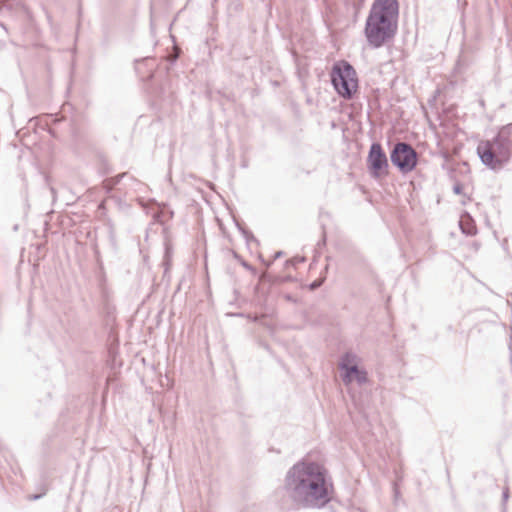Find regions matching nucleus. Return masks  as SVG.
I'll return each instance as SVG.
<instances>
[{"mask_svg":"<svg viewBox=\"0 0 512 512\" xmlns=\"http://www.w3.org/2000/svg\"><path fill=\"white\" fill-rule=\"evenodd\" d=\"M398 19V0H373L364 26L368 45L378 49L393 40L398 31Z\"/></svg>","mask_w":512,"mask_h":512,"instance_id":"obj_2","label":"nucleus"},{"mask_svg":"<svg viewBox=\"0 0 512 512\" xmlns=\"http://www.w3.org/2000/svg\"><path fill=\"white\" fill-rule=\"evenodd\" d=\"M282 254H283V252H282V251H278V252H276V253H275L274 258H279V257H281V256H282Z\"/></svg>","mask_w":512,"mask_h":512,"instance_id":"obj_16","label":"nucleus"},{"mask_svg":"<svg viewBox=\"0 0 512 512\" xmlns=\"http://www.w3.org/2000/svg\"><path fill=\"white\" fill-rule=\"evenodd\" d=\"M367 167L369 173L374 178H379L388 173V159L381 144L378 142H373L370 146Z\"/></svg>","mask_w":512,"mask_h":512,"instance_id":"obj_7","label":"nucleus"},{"mask_svg":"<svg viewBox=\"0 0 512 512\" xmlns=\"http://www.w3.org/2000/svg\"><path fill=\"white\" fill-rule=\"evenodd\" d=\"M355 361L356 355L352 352H346L340 358L339 368L343 371L342 381L346 385L352 383L354 380L359 385H364L368 382L366 370L360 369L357 364H355Z\"/></svg>","mask_w":512,"mask_h":512,"instance_id":"obj_6","label":"nucleus"},{"mask_svg":"<svg viewBox=\"0 0 512 512\" xmlns=\"http://www.w3.org/2000/svg\"><path fill=\"white\" fill-rule=\"evenodd\" d=\"M509 498V489L506 487L502 492L503 503H506Z\"/></svg>","mask_w":512,"mask_h":512,"instance_id":"obj_11","label":"nucleus"},{"mask_svg":"<svg viewBox=\"0 0 512 512\" xmlns=\"http://www.w3.org/2000/svg\"><path fill=\"white\" fill-rule=\"evenodd\" d=\"M283 489L296 507L320 509L330 502L333 483L322 464L300 460L287 471Z\"/></svg>","mask_w":512,"mask_h":512,"instance_id":"obj_1","label":"nucleus"},{"mask_svg":"<svg viewBox=\"0 0 512 512\" xmlns=\"http://www.w3.org/2000/svg\"><path fill=\"white\" fill-rule=\"evenodd\" d=\"M512 125L503 126L492 140L481 141L477 155L483 165L493 171H500L512 157Z\"/></svg>","mask_w":512,"mask_h":512,"instance_id":"obj_3","label":"nucleus"},{"mask_svg":"<svg viewBox=\"0 0 512 512\" xmlns=\"http://www.w3.org/2000/svg\"><path fill=\"white\" fill-rule=\"evenodd\" d=\"M325 241H326L325 236H323L322 241H321V242H319V243H318V245H320V244H323V245H324V244H325Z\"/></svg>","mask_w":512,"mask_h":512,"instance_id":"obj_17","label":"nucleus"},{"mask_svg":"<svg viewBox=\"0 0 512 512\" xmlns=\"http://www.w3.org/2000/svg\"><path fill=\"white\" fill-rule=\"evenodd\" d=\"M239 230L244 235V237L247 240V242H250V241L256 242L257 241L256 238L253 236V234L250 231H248L246 229H243L241 227H239Z\"/></svg>","mask_w":512,"mask_h":512,"instance_id":"obj_9","label":"nucleus"},{"mask_svg":"<svg viewBox=\"0 0 512 512\" xmlns=\"http://www.w3.org/2000/svg\"><path fill=\"white\" fill-rule=\"evenodd\" d=\"M320 284H321L320 282L314 281L313 283H311L310 288L316 289L320 286Z\"/></svg>","mask_w":512,"mask_h":512,"instance_id":"obj_14","label":"nucleus"},{"mask_svg":"<svg viewBox=\"0 0 512 512\" xmlns=\"http://www.w3.org/2000/svg\"><path fill=\"white\" fill-rule=\"evenodd\" d=\"M462 191H463V186H462V184H460V183H456V184H454V186H453V192H454L455 194L460 195V194H462Z\"/></svg>","mask_w":512,"mask_h":512,"instance_id":"obj_10","label":"nucleus"},{"mask_svg":"<svg viewBox=\"0 0 512 512\" xmlns=\"http://www.w3.org/2000/svg\"><path fill=\"white\" fill-rule=\"evenodd\" d=\"M127 173L119 174L113 178V183L118 184L122 178L126 177Z\"/></svg>","mask_w":512,"mask_h":512,"instance_id":"obj_12","label":"nucleus"},{"mask_svg":"<svg viewBox=\"0 0 512 512\" xmlns=\"http://www.w3.org/2000/svg\"><path fill=\"white\" fill-rule=\"evenodd\" d=\"M168 257H169V250H168V248H166V252H165V261H164V264H165V265H168Z\"/></svg>","mask_w":512,"mask_h":512,"instance_id":"obj_15","label":"nucleus"},{"mask_svg":"<svg viewBox=\"0 0 512 512\" xmlns=\"http://www.w3.org/2000/svg\"><path fill=\"white\" fill-rule=\"evenodd\" d=\"M391 163L402 173H409L415 169L418 162V154L415 149L406 142L396 143L390 152Z\"/></svg>","mask_w":512,"mask_h":512,"instance_id":"obj_5","label":"nucleus"},{"mask_svg":"<svg viewBox=\"0 0 512 512\" xmlns=\"http://www.w3.org/2000/svg\"><path fill=\"white\" fill-rule=\"evenodd\" d=\"M45 15H46V19H47L48 23L52 27L53 26V20H52L51 14L49 12L45 11Z\"/></svg>","mask_w":512,"mask_h":512,"instance_id":"obj_13","label":"nucleus"},{"mask_svg":"<svg viewBox=\"0 0 512 512\" xmlns=\"http://www.w3.org/2000/svg\"><path fill=\"white\" fill-rule=\"evenodd\" d=\"M330 76L335 91L347 100L352 99L358 88V78L354 67L345 60L336 62Z\"/></svg>","mask_w":512,"mask_h":512,"instance_id":"obj_4","label":"nucleus"},{"mask_svg":"<svg viewBox=\"0 0 512 512\" xmlns=\"http://www.w3.org/2000/svg\"><path fill=\"white\" fill-rule=\"evenodd\" d=\"M40 497H41V495H34L33 499L36 500V499H39Z\"/></svg>","mask_w":512,"mask_h":512,"instance_id":"obj_18","label":"nucleus"},{"mask_svg":"<svg viewBox=\"0 0 512 512\" xmlns=\"http://www.w3.org/2000/svg\"><path fill=\"white\" fill-rule=\"evenodd\" d=\"M459 226L462 233L467 236H474L477 233L476 224L468 213L461 216Z\"/></svg>","mask_w":512,"mask_h":512,"instance_id":"obj_8","label":"nucleus"}]
</instances>
